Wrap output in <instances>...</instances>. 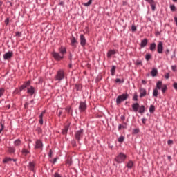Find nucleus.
<instances>
[{"label": "nucleus", "instance_id": "nucleus-55", "mask_svg": "<svg viewBox=\"0 0 177 177\" xmlns=\"http://www.w3.org/2000/svg\"><path fill=\"white\" fill-rule=\"evenodd\" d=\"M54 177H62V176L60 174H59V173L56 172L54 174Z\"/></svg>", "mask_w": 177, "mask_h": 177}, {"label": "nucleus", "instance_id": "nucleus-26", "mask_svg": "<svg viewBox=\"0 0 177 177\" xmlns=\"http://www.w3.org/2000/svg\"><path fill=\"white\" fill-rule=\"evenodd\" d=\"M81 89H82V86H81V84H75V91H81Z\"/></svg>", "mask_w": 177, "mask_h": 177}, {"label": "nucleus", "instance_id": "nucleus-33", "mask_svg": "<svg viewBox=\"0 0 177 177\" xmlns=\"http://www.w3.org/2000/svg\"><path fill=\"white\" fill-rule=\"evenodd\" d=\"M124 140H125V137H124V136H120L118 139V142H119V143H122Z\"/></svg>", "mask_w": 177, "mask_h": 177}, {"label": "nucleus", "instance_id": "nucleus-64", "mask_svg": "<svg viewBox=\"0 0 177 177\" xmlns=\"http://www.w3.org/2000/svg\"><path fill=\"white\" fill-rule=\"evenodd\" d=\"M174 21L177 26V17H174Z\"/></svg>", "mask_w": 177, "mask_h": 177}, {"label": "nucleus", "instance_id": "nucleus-29", "mask_svg": "<svg viewBox=\"0 0 177 177\" xmlns=\"http://www.w3.org/2000/svg\"><path fill=\"white\" fill-rule=\"evenodd\" d=\"M153 97H158V89L154 88L153 91Z\"/></svg>", "mask_w": 177, "mask_h": 177}, {"label": "nucleus", "instance_id": "nucleus-17", "mask_svg": "<svg viewBox=\"0 0 177 177\" xmlns=\"http://www.w3.org/2000/svg\"><path fill=\"white\" fill-rule=\"evenodd\" d=\"M127 122H123V124H119L118 129V131H121L122 129H127Z\"/></svg>", "mask_w": 177, "mask_h": 177}, {"label": "nucleus", "instance_id": "nucleus-52", "mask_svg": "<svg viewBox=\"0 0 177 177\" xmlns=\"http://www.w3.org/2000/svg\"><path fill=\"white\" fill-rule=\"evenodd\" d=\"M171 70L173 71H176V65L171 66Z\"/></svg>", "mask_w": 177, "mask_h": 177}, {"label": "nucleus", "instance_id": "nucleus-1", "mask_svg": "<svg viewBox=\"0 0 177 177\" xmlns=\"http://www.w3.org/2000/svg\"><path fill=\"white\" fill-rule=\"evenodd\" d=\"M59 53L53 52L52 55L55 59H56L57 62H60V60H63L64 59V55L67 53V48L64 46H61L58 48Z\"/></svg>", "mask_w": 177, "mask_h": 177}, {"label": "nucleus", "instance_id": "nucleus-62", "mask_svg": "<svg viewBox=\"0 0 177 177\" xmlns=\"http://www.w3.org/2000/svg\"><path fill=\"white\" fill-rule=\"evenodd\" d=\"M28 104H30L28 102H26V103L24 104V108H25V109H27V108L28 107Z\"/></svg>", "mask_w": 177, "mask_h": 177}, {"label": "nucleus", "instance_id": "nucleus-49", "mask_svg": "<svg viewBox=\"0 0 177 177\" xmlns=\"http://www.w3.org/2000/svg\"><path fill=\"white\" fill-rule=\"evenodd\" d=\"M1 129H0V133L2 132V130L5 128V126L3 125V124H2V122H1Z\"/></svg>", "mask_w": 177, "mask_h": 177}, {"label": "nucleus", "instance_id": "nucleus-42", "mask_svg": "<svg viewBox=\"0 0 177 177\" xmlns=\"http://www.w3.org/2000/svg\"><path fill=\"white\" fill-rule=\"evenodd\" d=\"M170 9H171V12H175L176 10V7H175V5H171Z\"/></svg>", "mask_w": 177, "mask_h": 177}, {"label": "nucleus", "instance_id": "nucleus-21", "mask_svg": "<svg viewBox=\"0 0 177 177\" xmlns=\"http://www.w3.org/2000/svg\"><path fill=\"white\" fill-rule=\"evenodd\" d=\"M127 168H129V169H132V167H133V161L129 160L127 165H126Z\"/></svg>", "mask_w": 177, "mask_h": 177}, {"label": "nucleus", "instance_id": "nucleus-4", "mask_svg": "<svg viewBox=\"0 0 177 177\" xmlns=\"http://www.w3.org/2000/svg\"><path fill=\"white\" fill-rule=\"evenodd\" d=\"M84 136V129H80L75 133V139L80 143V140Z\"/></svg>", "mask_w": 177, "mask_h": 177}, {"label": "nucleus", "instance_id": "nucleus-30", "mask_svg": "<svg viewBox=\"0 0 177 177\" xmlns=\"http://www.w3.org/2000/svg\"><path fill=\"white\" fill-rule=\"evenodd\" d=\"M8 151V153H10V154H12L13 153H15V151H16V149H15V147H9Z\"/></svg>", "mask_w": 177, "mask_h": 177}, {"label": "nucleus", "instance_id": "nucleus-18", "mask_svg": "<svg viewBox=\"0 0 177 177\" xmlns=\"http://www.w3.org/2000/svg\"><path fill=\"white\" fill-rule=\"evenodd\" d=\"M147 39H144L142 40L140 43V48H145V46H147Z\"/></svg>", "mask_w": 177, "mask_h": 177}, {"label": "nucleus", "instance_id": "nucleus-36", "mask_svg": "<svg viewBox=\"0 0 177 177\" xmlns=\"http://www.w3.org/2000/svg\"><path fill=\"white\" fill-rule=\"evenodd\" d=\"M21 153H22V154H24V156H27V154H28V153H30V151H28V150H27L26 149H23Z\"/></svg>", "mask_w": 177, "mask_h": 177}, {"label": "nucleus", "instance_id": "nucleus-6", "mask_svg": "<svg viewBox=\"0 0 177 177\" xmlns=\"http://www.w3.org/2000/svg\"><path fill=\"white\" fill-rule=\"evenodd\" d=\"M86 102H80L79 105V111L80 113H84L86 110Z\"/></svg>", "mask_w": 177, "mask_h": 177}, {"label": "nucleus", "instance_id": "nucleus-61", "mask_svg": "<svg viewBox=\"0 0 177 177\" xmlns=\"http://www.w3.org/2000/svg\"><path fill=\"white\" fill-rule=\"evenodd\" d=\"M120 119L122 120V121H125V115H121Z\"/></svg>", "mask_w": 177, "mask_h": 177}, {"label": "nucleus", "instance_id": "nucleus-44", "mask_svg": "<svg viewBox=\"0 0 177 177\" xmlns=\"http://www.w3.org/2000/svg\"><path fill=\"white\" fill-rule=\"evenodd\" d=\"M26 86L24 84H22L20 87H19V92H21V91H24V89H26Z\"/></svg>", "mask_w": 177, "mask_h": 177}, {"label": "nucleus", "instance_id": "nucleus-45", "mask_svg": "<svg viewBox=\"0 0 177 177\" xmlns=\"http://www.w3.org/2000/svg\"><path fill=\"white\" fill-rule=\"evenodd\" d=\"M138 132H139V129H134L133 130V133L134 135H136Z\"/></svg>", "mask_w": 177, "mask_h": 177}, {"label": "nucleus", "instance_id": "nucleus-53", "mask_svg": "<svg viewBox=\"0 0 177 177\" xmlns=\"http://www.w3.org/2000/svg\"><path fill=\"white\" fill-rule=\"evenodd\" d=\"M131 30L133 31V32L136 31V27L135 26V25H133L131 26Z\"/></svg>", "mask_w": 177, "mask_h": 177}, {"label": "nucleus", "instance_id": "nucleus-14", "mask_svg": "<svg viewBox=\"0 0 177 177\" xmlns=\"http://www.w3.org/2000/svg\"><path fill=\"white\" fill-rule=\"evenodd\" d=\"M139 103L136 102V103H134L131 105V107H132V109H133V111H134V113H138V110H139Z\"/></svg>", "mask_w": 177, "mask_h": 177}, {"label": "nucleus", "instance_id": "nucleus-34", "mask_svg": "<svg viewBox=\"0 0 177 177\" xmlns=\"http://www.w3.org/2000/svg\"><path fill=\"white\" fill-rule=\"evenodd\" d=\"M9 161H12V158H11L6 157V158L3 160V164H6V163L9 162Z\"/></svg>", "mask_w": 177, "mask_h": 177}, {"label": "nucleus", "instance_id": "nucleus-40", "mask_svg": "<svg viewBox=\"0 0 177 177\" xmlns=\"http://www.w3.org/2000/svg\"><path fill=\"white\" fill-rule=\"evenodd\" d=\"M150 59H151V55L150 54H146L145 55V59L149 62V60H150Z\"/></svg>", "mask_w": 177, "mask_h": 177}, {"label": "nucleus", "instance_id": "nucleus-58", "mask_svg": "<svg viewBox=\"0 0 177 177\" xmlns=\"http://www.w3.org/2000/svg\"><path fill=\"white\" fill-rule=\"evenodd\" d=\"M62 114H63V111L59 110L58 112V117H61Z\"/></svg>", "mask_w": 177, "mask_h": 177}, {"label": "nucleus", "instance_id": "nucleus-39", "mask_svg": "<svg viewBox=\"0 0 177 177\" xmlns=\"http://www.w3.org/2000/svg\"><path fill=\"white\" fill-rule=\"evenodd\" d=\"M3 93H5V88H0V97L3 96Z\"/></svg>", "mask_w": 177, "mask_h": 177}, {"label": "nucleus", "instance_id": "nucleus-60", "mask_svg": "<svg viewBox=\"0 0 177 177\" xmlns=\"http://www.w3.org/2000/svg\"><path fill=\"white\" fill-rule=\"evenodd\" d=\"M122 5L123 6H127V5H128V3L125 1H122Z\"/></svg>", "mask_w": 177, "mask_h": 177}, {"label": "nucleus", "instance_id": "nucleus-20", "mask_svg": "<svg viewBox=\"0 0 177 177\" xmlns=\"http://www.w3.org/2000/svg\"><path fill=\"white\" fill-rule=\"evenodd\" d=\"M158 74V71L157 70V68H154L151 70V75H152L153 77H156Z\"/></svg>", "mask_w": 177, "mask_h": 177}, {"label": "nucleus", "instance_id": "nucleus-41", "mask_svg": "<svg viewBox=\"0 0 177 177\" xmlns=\"http://www.w3.org/2000/svg\"><path fill=\"white\" fill-rule=\"evenodd\" d=\"M167 89H168V87H167V85H165V86L162 88V93H165V92H167Z\"/></svg>", "mask_w": 177, "mask_h": 177}, {"label": "nucleus", "instance_id": "nucleus-2", "mask_svg": "<svg viewBox=\"0 0 177 177\" xmlns=\"http://www.w3.org/2000/svg\"><path fill=\"white\" fill-rule=\"evenodd\" d=\"M127 160V155L124 153L120 152L115 158V161L118 162V164H121V162H124V160Z\"/></svg>", "mask_w": 177, "mask_h": 177}, {"label": "nucleus", "instance_id": "nucleus-63", "mask_svg": "<svg viewBox=\"0 0 177 177\" xmlns=\"http://www.w3.org/2000/svg\"><path fill=\"white\" fill-rule=\"evenodd\" d=\"M142 124H146V121H147V120L146 118H142Z\"/></svg>", "mask_w": 177, "mask_h": 177}, {"label": "nucleus", "instance_id": "nucleus-35", "mask_svg": "<svg viewBox=\"0 0 177 177\" xmlns=\"http://www.w3.org/2000/svg\"><path fill=\"white\" fill-rule=\"evenodd\" d=\"M66 110L68 114H70V113H71V115H73V109H71V106H68V107L66 108Z\"/></svg>", "mask_w": 177, "mask_h": 177}, {"label": "nucleus", "instance_id": "nucleus-50", "mask_svg": "<svg viewBox=\"0 0 177 177\" xmlns=\"http://www.w3.org/2000/svg\"><path fill=\"white\" fill-rule=\"evenodd\" d=\"M53 154V152L52 151V150H50L48 153V157H50V158H52Z\"/></svg>", "mask_w": 177, "mask_h": 177}, {"label": "nucleus", "instance_id": "nucleus-27", "mask_svg": "<svg viewBox=\"0 0 177 177\" xmlns=\"http://www.w3.org/2000/svg\"><path fill=\"white\" fill-rule=\"evenodd\" d=\"M162 87V82L161 81H158L156 83V89H161V88Z\"/></svg>", "mask_w": 177, "mask_h": 177}, {"label": "nucleus", "instance_id": "nucleus-56", "mask_svg": "<svg viewBox=\"0 0 177 177\" xmlns=\"http://www.w3.org/2000/svg\"><path fill=\"white\" fill-rule=\"evenodd\" d=\"M173 88H174L176 89V91H177V83L176 82H174L173 84Z\"/></svg>", "mask_w": 177, "mask_h": 177}, {"label": "nucleus", "instance_id": "nucleus-57", "mask_svg": "<svg viewBox=\"0 0 177 177\" xmlns=\"http://www.w3.org/2000/svg\"><path fill=\"white\" fill-rule=\"evenodd\" d=\"M174 143V141L172 140H169L167 141V144L169 145H172Z\"/></svg>", "mask_w": 177, "mask_h": 177}, {"label": "nucleus", "instance_id": "nucleus-51", "mask_svg": "<svg viewBox=\"0 0 177 177\" xmlns=\"http://www.w3.org/2000/svg\"><path fill=\"white\" fill-rule=\"evenodd\" d=\"M136 65H137V66H140V65H142V61H140V60H137V61H136Z\"/></svg>", "mask_w": 177, "mask_h": 177}, {"label": "nucleus", "instance_id": "nucleus-25", "mask_svg": "<svg viewBox=\"0 0 177 177\" xmlns=\"http://www.w3.org/2000/svg\"><path fill=\"white\" fill-rule=\"evenodd\" d=\"M138 113H140V114H143V113H145V106H144V105H141V106H139Z\"/></svg>", "mask_w": 177, "mask_h": 177}, {"label": "nucleus", "instance_id": "nucleus-3", "mask_svg": "<svg viewBox=\"0 0 177 177\" xmlns=\"http://www.w3.org/2000/svg\"><path fill=\"white\" fill-rule=\"evenodd\" d=\"M128 97H129V94L128 93H123L121 95H118L116 98L117 104H121L122 102L127 100Z\"/></svg>", "mask_w": 177, "mask_h": 177}, {"label": "nucleus", "instance_id": "nucleus-28", "mask_svg": "<svg viewBox=\"0 0 177 177\" xmlns=\"http://www.w3.org/2000/svg\"><path fill=\"white\" fill-rule=\"evenodd\" d=\"M115 68H117L115 66H112V68L111 69V75L112 76L115 75Z\"/></svg>", "mask_w": 177, "mask_h": 177}, {"label": "nucleus", "instance_id": "nucleus-7", "mask_svg": "<svg viewBox=\"0 0 177 177\" xmlns=\"http://www.w3.org/2000/svg\"><path fill=\"white\" fill-rule=\"evenodd\" d=\"M44 144L42 143V141L41 140H37L35 142V149H40V150H42Z\"/></svg>", "mask_w": 177, "mask_h": 177}, {"label": "nucleus", "instance_id": "nucleus-13", "mask_svg": "<svg viewBox=\"0 0 177 177\" xmlns=\"http://www.w3.org/2000/svg\"><path fill=\"white\" fill-rule=\"evenodd\" d=\"M139 92H140V97H145V96H146L147 92L146 91V90L143 88H140L139 89Z\"/></svg>", "mask_w": 177, "mask_h": 177}, {"label": "nucleus", "instance_id": "nucleus-37", "mask_svg": "<svg viewBox=\"0 0 177 177\" xmlns=\"http://www.w3.org/2000/svg\"><path fill=\"white\" fill-rule=\"evenodd\" d=\"M84 6H90V5H92V0H88L87 3H83Z\"/></svg>", "mask_w": 177, "mask_h": 177}, {"label": "nucleus", "instance_id": "nucleus-31", "mask_svg": "<svg viewBox=\"0 0 177 177\" xmlns=\"http://www.w3.org/2000/svg\"><path fill=\"white\" fill-rule=\"evenodd\" d=\"M154 111H156V106H154V105H151L149 106V113L153 114V113H154Z\"/></svg>", "mask_w": 177, "mask_h": 177}, {"label": "nucleus", "instance_id": "nucleus-8", "mask_svg": "<svg viewBox=\"0 0 177 177\" xmlns=\"http://www.w3.org/2000/svg\"><path fill=\"white\" fill-rule=\"evenodd\" d=\"M80 39L81 46L84 48L85 45H86V39L85 38V36L83 34H82L80 36Z\"/></svg>", "mask_w": 177, "mask_h": 177}, {"label": "nucleus", "instance_id": "nucleus-48", "mask_svg": "<svg viewBox=\"0 0 177 177\" xmlns=\"http://www.w3.org/2000/svg\"><path fill=\"white\" fill-rule=\"evenodd\" d=\"M4 23L6 26H8V24H9V18H6L4 21Z\"/></svg>", "mask_w": 177, "mask_h": 177}, {"label": "nucleus", "instance_id": "nucleus-19", "mask_svg": "<svg viewBox=\"0 0 177 177\" xmlns=\"http://www.w3.org/2000/svg\"><path fill=\"white\" fill-rule=\"evenodd\" d=\"M115 50H109L107 53V57L110 58L113 55H115Z\"/></svg>", "mask_w": 177, "mask_h": 177}, {"label": "nucleus", "instance_id": "nucleus-11", "mask_svg": "<svg viewBox=\"0 0 177 177\" xmlns=\"http://www.w3.org/2000/svg\"><path fill=\"white\" fill-rule=\"evenodd\" d=\"M77 44H78V41H77V39L74 36L71 38V46L73 47L74 48H77Z\"/></svg>", "mask_w": 177, "mask_h": 177}, {"label": "nucleus", "instance_id": "nucleus-9", "mask_svg": "<svg viewBox=\"0 0 177 177\" xmlns=\"http://www.w3.org/2000/svg\"><path fill=\"white\" fill-rule=\"evenodd\" d=\"M164 44L162 41H160L157 46V52L158 53H162V50H164Z\"/></svg>", "mask_w": 177, "mask_h": 177}, {"label": "nucleus", "instance_id": "nucleus-47", "mask_svg": "<svg viewBox=\"0 0 177 177\" xmlns=\"http://www.w3.org/2000/svg\"><path fill=\"white\" fill-rule=\"evenodd\" d=\"M115 82L116 83H123L124 82V80H122V81H121V79H118V78H117V79H115Z\"/></svg>", "mask_w": 177, "mask_h": 177}, {"label": "nucleus", "instance_id": "nucleus-23", "mask_svg": "<svg viewBox=\"0 0 177 177\" xmlns=\"http://www.w3.org/2000/svg\"><path fill=\"white\" fill-rule=\"evenodd\" d=\"M156 43H151L150 44L149 49L151 52H154L156 50Z\"/></svg>", "mask_w": 177, "mask_h": 177}, {"label": "nucleus", "instance_id": "nucleus-22", "mask_svg": "<svg viewBox=\"0 0 177 177\" xmlns=\"http://www.w3.org/2000/svg\"><path fill=\"white\" fill-rule=\"evenodd\" d=\"M149 3L151 6L152 11L154 12L156 10V1H154L153 0V1H151Z\"/></svg>", "mask_w": 177, "mask_h": 177}, {"label": "nucleus", "instance_id": "nucleus-5", "mask_svg": "<svg viewBox=\"0 0 177 177\" xmlns=\"http://www.w3.org/2000/svg\"><path fill=\"white\" fill-rule=\"evenodd\" d=\"M62 80H64V71H63V69L59 70L55 76V81H59V82H60Z\"/></svg>", "mask_w": 177, "mask_h": 177}, {"label": "nucleus", "instance_id": "nucleus-15", "mask_svg": "<svg viewBox=\"0 0 177 177\" xmlns=\"http://www.w3.org/2000/svg\"><path fill=\"white\" fill-rule=\"evenodd\" d=\"M27 93H28L29 95H31V96H32V95H34V93H35V88L34 87H32V86H30V87L29 88H28V90H27Z\"/></svg>", "mask_w": 177, "mask_h": 177}, {"label": "nucleus", "instance_id": "nucleus-54", "mask_svg": "<svg viewBox=\"0 0 177 177\" xmlns=\"http://www.w3.org/2000/svg\"><path fill=\"white\" fill-rule=\"evenodd\" d=\"M15 35H16V37H21V32H17L15 33Z\"/></svg>", "mask_w": 177, "mask_h": 177}, {"label": "nucleus", "instance_id": "nucleus-10", "mask_svg": "<svg viewBox=\"0 0 177 177\" xmlns=\"http://www.w3.org/2000/svg\"><path fill=\"white\" fill-rule=\"evenodd\" d=\"M13 56V51H9L3 55L4 60H9Z\"/></svg>", "mask_w": 177, "mask_h": 177}, {"label": "nucleus", "instance_id": "nucleus-32", "mask_svg": "<svg viewBox=\"0 0 177 177\" xmlns=\"http://www.w3.org/2000/svg\"><path fill=\"white\" fill-rule=\"evenodd\" d=\"M14 145H15V146H20L21 145V140H20V139H17L14 142Z\"/></svg>", "mask_w": 177, "mask_h": 177}, {"label": "nucleus", "instance_id": "nucleus-38", "mask_svg": "<svg viewBox=\"0 0 177 177\" xmlns=\"http://www.w3.org/2000/svg\"><path fill=\"white\" fill-rule=\"evenodd\" d=\"M133 100L134 102H138V93H135L133 97Z\"/></svg>", "mask_w": 177, "mask_h": 177}, {"label": "nucleus", "instance_id": "nucleus-46", "mask_svg": "<svg viewBox=\"0 0 177 177\" xmlns=\"http://www.w3.org/2000/svg\"><path fill=\"white\" fill-rule=\"evenodd\" d=\"M71 145L73 147H75V146H77V142H75V140H72L71 141Z\"/></svg>", "mask_w": 177, "mask_h": 177}, {"label": "nucleus", "instance_id": "nucleus-16", "mask_svg": "<svg viewBox=\"0 0 177 177\" xmlns=\"http://www.w3.org/2000/svg\"><path fill=\"white\" fill-rule=\"evenodd\" d=\"M69 128H70V124L65 125L64 128L62 129V135H67V132H68Z\"/></svg>", "mask_w": 177, "mask_h": 177}, {"label": "nucleus", "instance_id": "nucleus-24", "mask_svg": "<svg viewBox=\"0 0 177 177\" xmlns=\"http://www.w3.org/2000/svg\"><path fill=\"white\" fill-rule=\"evenodd\" d=\"M35 167V164L34 162H30L28 165V168L30 171H34V168Z\"/></svg>", "mask_w": 177, "mask_h": 177}, {"label": "nucleus", "instance_id": "nucleus-43", "mask_svg": "<svg viewBox=\"0 0 177 177\" xmlns=\"http://www.w3.org/2000/svg\"><path fill=\"white\" fill-rule=\"evenodd\" d=\"M31 84V82L30 80L25 82L24 83V85L27 88V86H29V85Z\"/></svg>", "mask_w": 177, "mask_h": 177}, {"label": "nucleus", "instance_id": "nucleus-59", "mask_svg": "<svg viewBox=\"0 0 177 177\" xmlns=\"http://www.w3.org/2000/svg\"><path fill=\"white\" fill-rule=\"evenodd\" d=\"M165 78H166V80H168L169 78V73H166L165 75Z\"/></svg>", "mask_w": 177, "mask_h": 177}, {"label": "nucleus", "instance_id": "nucleus-12", "mask_svg": "<svg viewBox=\"0 0 177 177\" xmlns=\"http://www.w3.org/2000/svg\"><path fill=\"white\" fill-rule=\"evenodd\" d=\"M46 113V111H43L41 112V113L39 115V124H40V125H44V114H45Z\"/></svg>", "mask_w": 177, "mask_h": 177}]
</instances>
